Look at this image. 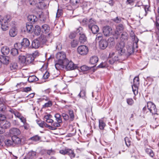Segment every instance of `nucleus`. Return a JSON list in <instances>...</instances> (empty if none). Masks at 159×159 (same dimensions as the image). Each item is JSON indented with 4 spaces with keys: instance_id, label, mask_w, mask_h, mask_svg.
Instances as JSON below:
<instances>
[{
    "instance_id": "43",
    "label": "nucleus",
    "mask_w": 159,
    "mask_h": 159,
    "mask_svg": "<svg viewBox=\"0 0 159 159\" xmlns=\"http://www.w3.org/2000/svg\"><path fill=\"white\" fill-rule=\"evenodd\" d=\"M39 18L40 20L42 21H44L46 19V17L43 13H41L40 14H39Z\"/></svg>"
},
{
    "instance_id": "29",
    "label": "nucleus",
    "mask_w": 159,
    "mask_h": 159,
    "mask_svg": "<svg viewBox=\"0 0 159 159\" xmlns=\"http://www.w3.org/2000/svg\"><path fill=\"white\" fill-rule=\"evenodd\" d=\"M87 40V38L85 34H82L80 35L79 37V41L81 43H84Z\"/></svg>"
},
{
    "instance_id": "41",
    "label": "nucleus",
    "mask_w": 159,
    "mask_h": 159,
    "mask_svg": "<svg viewBox=\"0 0 159 159\" xmlns=\"http://www.w3.org/2000/svg\"><path fill=\"white\" fill-rule=\"evenodd\" d=\"M132 88L133 91L134 95H136V94H137L138 93L137 85H136L135 84H133L132 86Z\"/></svg>"
},
{
    "instance_id": "12",
    "label": "nucleus",
    "mask_w": 159,
    "mask_h": 159,
    "mask_svg": "<svg viewBox=\"0 0 159 159\" xmlns=\"http://www.w3.org/2000/svg\"><path fill=\"white\" fill-rule=\"evenodd\" d=\"M89 27L90 29L93 34H96L99 30L98 27L96 25H93L91 26V24L89 25Z\"/></svg>"
},
{
    "instance_id": "4",
    "label": "nucleus",
    "mask_w": 159,
    "mask_h": 159,
    "mask_svg": "<svg viewBox=\"0 0 159 159\" xmlns=\"http://www.w3.org/2000/svg\"><path fill=\"white\" fill-rule=\"evenodd\" d=\"M77 50L79 54L83 56L86 55L89 51L88 47L84 45H81L78 47Z\"/></svg>"
},
{
    "instance_id": "46",
    "label": "nucleus",
    "mask_w": 159,
    "mask_h": 159,
    "mask_svg": "<svg viewBox=\"0 0 159 159\" xmlns=\"http://www.w3.org/2000/svg\"><path fill=\"white\" fill-rule=\"evenodd\" d=\"M108 65L107 62H104L101 63L98 66V67L100 68H104L108 66Z\"/></svg>"
},
{
    "instance_id": "21",
    "label": "nucleus",
    "mask_w": 159,
    "mask_h": 159,
    "mask_svg": "<svg viewBox=\"0 0 159 159\" xmlns=\"http://www.w3.org/2000/svg\"><path fill=\"white\" fill-rule=\"evenodd\" d=\"M41 31V28L38 25L35 26L34 30V34L38 36L40 35Z\"/></svg>"
},
{
    "instance_id": "50",
    "label": "nucleus",
    "mask_w": 159,
    "mask_h": 159,
    "mask_svg": "<svg viewBox=\"0 0 159 159\" xmlns=\"http://www.w3.org/2000/svg\"><path fill=\"white\" fill-rule=\"evenodd\" d=\"M90 68L89 67L85 66L84 65L81 66L80 67V69L83 71H86L89 69Z\"/></svg>"
},
{
    "instance_id": "28",
    "label": "nucleus",
    "mask_w": 159,
    "mask_h": 159,
    "mask_svg": "<svg viewBox=\"0 0 159 159\" xmlns=\"http://www.w3.org/2000/svg\"><path fill=\"white\" fill-rule=\"evenodd\" d=\"M107 41L108 43V45H109L110 47L113 46L115 44L114 39L112 37H111L109 38Z\"/></svg>"
},
{
    "instance_id": "38",
    "label": "nucleus",
    "mask_w": 159,
    "mask_h": 159,
    "mask_svg": "<svg viewBox=\"0 0 159 159\" xmlns=\"http://www.w3.org/2000/svg\"><path fill=\"white\" fill-rule=\"evenodd\" d=\"M19 49L17 48H13L11 50V53L13 56H15L18 54V51L17 49Z\"/></svg>"
},
{
    "instance_id": "7",
    "label": "nucleus",
    "mask_w": 159,
    "mask_h": 159,
    "mask_svg": "<svg viewBox=\"0 0 159 159\" xmlns=\"http://www.w3.org/2000/svg\"><path fill=\"white\" fill-rule=\"evenodd\" d=\"M147 107L148 110L152 114H155L156 112H157V109L155 105L152 102H148L147 103Z\"/></svg>"
},
{
    "instance_id": "37",
    "label": "nucleus",
    "mask_w": 159,
    "mask_h": 159,
    "mask_svg": "<svg viewBox=\"0 0 159 159\" xmlns=\"http://www.w3.org/2000/svg\"><path fill=\"white\" fill-rule=\"evenodd\" d=\"M19 61L22 64H25V59H26V57L20 55L19 57Z\"/></svg>"
},
{
    "instance_id": "25",
    "label": "nucleus",
    "mask_w": 159,
    "mask_h": 159,
    "mask_svg": "<svg viewBox=\"0 0 159 159\" xmlns=\"http://www.w3.org/2000/svg\"><path fill=\"white\" fill-rule=\"evenodd\" d=\"M98 59L97 57L93 56L91 57L90 59V63L93 65L95 64L98 61Z\"/></svg>"
},
{
    "instance_id": "10",
    "label": "nucleus",
    "mask_w": 159,
    "mask_h": 159,
    "mask_svg": "<svg viewBox=\"0 0 159 159\" xmlns=\"http://www.w3.org/2000/svg\"><path fill=\"white\" fill-rule=\"evenodd\" d=\"M14 146L15 145L19 146L21 144V140L20 138L16 136H14L12 137Z\"/></svg>"
},
{
    "instance_id": "31",
    "label": "nucleus",
    "mask_w": 159,
    "mask_h": 159,
    "mask_svg": "<svg viewBox=\"0 0 159 159\" xmlns=\"http://www.w3.org/2000/svg\"><path fill=\"white\" fill-rule=\"evenodd\" d=\"M10 69L11 70H14L18 68L17 63L15 62H13L10 64Z\"/></svg>"
},
{
    "instance_id": "5",
    "label": "nucleus",
    "mask_w": 159,
    "mask_h": 159,
    "mask_svg": "<svg viewBox=\"0 0 159 159\" xmlns=\"http://www.w3.org/2000/svg\"><path fill=\"white\" fill-rule=\"evenodd\" d=\"M65 66L66 69L68 70H73L75 69L77 67L71 61H69L68 59L66 60L64 62L63 67Z\"/></svg>"
},
{
    "instance_id": "18",
    "label": "nucleus",
    "mask_w": 159,
    "mask_h": 159,
    "mask_svg": "<svg viewBox=\"0 0 159 159\" xmlns=\"http://www.w3.org/2000/svg\"><path fill=\"white\" fill-rule=\"evenodd\" d=\"M10 133L11 134L16 136V135H19L20 134V130L16 128H12L10 130Z\"/></svg>"
},
{
    "instance_id": "55",
    "label": "nucleus",
    "mask_w": 159,
    "mask_h": 159,
    "mask_svg": "<svg viewBox=\"0 0 159 159\" xmlns=\"http://www.w3.org/2000/svg\"><path fill=\"white\" fill-rule=\"evenodd\" d=\"M61 116L66 121L67 120L69 119V116L68 115L65 113H62Z\"/></svg>"
},
{
    "instance_id": "13",
    "label": "nucleus",
    "mask_w": 159,
    "mask_h": 159,
    "mask_svg": "<svg viewBox=\"0 0 159 159\" xmlns=\"http://www.w3.org/2000/svg\"><path fill=\"white\" fill-rule=\"evenodd\" d=\"M41 28V32L43 34H46L48 33L50 31V27L47 24L42 25Z\"/></svg>"
},
{
    "instance_id": "2",
    "label": "nucleus",
    "mask_w": 159,
    "mask_h": 159,
    "mask_svg": "<svg viewBox=\"0 0 159 159\" xmlns=\"http://www.w3.org/2000/svg\"><path fill=\"white\" fill-rule=\"evenodd\" d=\"M125 44L123 42H120L117 44L116 46V51L115 52H111L109 55L110 58L113 57L116 55H118L119 56L124 55L125 54V50L124 49Z\"/></svg>"
},
{
    "instance_id": "64",
    "label": "nucleus",
    "mask_w": 159,
    "mask_h": 159,
    "mask_svg": "<svg viewBox=\"0 0 159 159\" xmlns=\"http://www.w3.org/2000/svg\"><path fill=\"white\" fill-rule=\"evenodd\" d=\"M156 24L157 28L159 30V16L156 17Z\"/></svg>"
},
{
    "instance_id": "26",
    "label": "nucleus",
    "mask_w": 159,
    "mask_h": 159,
    "mask_svg": "<svg viewBox=\"0 0 159 159\" xmlns=\"http://www.w3.org/2000/svg\"><path fill=\"white\" fill-rule=\"evenodd\" d=\"M45 99L46 101H48V102L45 103V104L43 105V108H46L51 107L52 105V101L50 100L49 99V98L47 97H46V99Z\"/></svg>"
},
{
    "instance_id": "22",
    "label": "nucleus",
    "mask_w": 159,
    "mask_h": 159,
    "mask_svg": "<svg viewBox=\"0 0 159 159\" xmlns=\"http://www.w3.org/2000/svg\"><path fill=\"white\" fill-rule=\"evenodd\" d=\"M27 18L28 20L32 23H34L37 20L36 16L33 15H29Z\"/></svg>"
},
{
    "instance_id": "57",
    "label": "nucleus",
    "mask_w": 159,
    "mask_h": 159,
    "mask_svg": "<svg viewBox=\"0 0 159 159\" xmlns=\"http://www.w3.org/2000/svg\"><path fill=\"white\" fill-rule=\"evenodd\" d=\"M31 140L34 141H38L40 139V137L37 135L31 138Z\"/></svg>"
},
{
    "instance_id": "61",
    "label": "nucleus",
    "mask_w": 159,
    "mask_h": 159,
    "mask_svg": "<svg viewBox=\"0 0 159 159\" xmlns=\"http://www.w3.org/2000/svg\"><path fill=\"white\" fill-rule=\"evenodd\" d=\"M127 102L129 105H131L134 103V101L132 98H128L127 100Z\"/></svg>"
},
{
    "instance_id": "17",
    "label": "nucleus",
    "mask_w": 159,
    "mask_h": 159,
    "mask_svg": "<svg viewBox=\"0 0 159 159\" xmlns=\"http://www.w3.org/2000/svg\"><path fill=\"white\" fill-rule=\"evenodd\" d=\"M17 110L14 109L10 108L8 111L7 116L9 119L12 118L13 117L12 114L15 115Z\"/></svg>"
},
{
    "instance_id": "3",
    "label": "nucleus",
    "mask_w": 159,
    "mask_h": 159,
    "mask_svg": "<svg viewBox=\"0 0 159 159\" xmlns=\"http://www.w3.org/2000/svg\"><path fill=\"white\" fill-rule=\"evenodd\" d=\"M11 20V17L9 15L4 16L0 15V25H1V28L3 31H6L8 30V23Z\"/></svg>"
},
{
    "instance_id": "23",
    "label": "nucleus",
    "mask_w": 159,
    "mask_h": 159,
    "mask_svg": "<svg viewBox=\"0 0 159 159\" xmlns=\"http://www.w3.org/2000/svg\"><path fill=\"white\" fill-rule=\"evenodd\" d=\"M5 145L7 147L14 146L12 138L11 139H7L4 141Z\"/></svg>"
},
{
    "instance_id": "20",
    "label": "nucleus",
    "mask_w": 159,
    "mask_h": 159,
    "mask_svg": "<svg viewBox=\"0 0 159 159\" xmlns=\"http://www.w3.org/2000/svg\"><path fill=\"white\" fill-rule=\"evenodd\" d=\"M70 4L74 8L78 7L80 3V0H70Z\"/></svg>"
},
{
    "instance_id": "56",
    "label": "nucleus",
    "mask_w": 159,
    "mask_h": 159,
    "mask_svg": "<svg viewBox=\"0 0 159 159\" xmlns=\"http://www.w3.org/2000/svg\"><path fill=\"white\" fill-rule=\"evenodd\" d=\"M139 78L138 77H135L134 79V84L137 85L139 84Z\"/></svg>"
},
{
    "instance_id": "53",
    "label": "nucleus",
    "mask_w": 159,
    "mask_h": 159,
    "mask_svg": "<svg viewBox=\"0 0 159 159\" xmlns=\"http://www.w3.org/2000/svg\"><path fill=\"white\" fill-rule=\"evenodd\" d=\"M134 49L133 47L132 46L129 47L128 48H127V52L129 54V55H131L132 53L134 52Z\"/></svg>"
},
{
    "instance_id": "45",
    "label": "nucleus",
    "mask_w": 159,
    "mask_h": 159,
    "mask_svg": "<svg viewBox=\"0 0 159 159\" xmlns=\"http://www.w3.org/2000/svg\"><path fill=\"white\" fill-rule=\"evenodd\" d=\"M146 151L150 156L152 157H153L154 156V154L153 153V151L151 149H146Z\"/></svg>"
},
{
    "instance_id": "49",
    "label": "nucleus",
    "mask_w": 159,
    "mask_h": 159,
    "mask_svg": "<svg viewBox=\"0 0 159 159\" xmlns=\"http://www.w3.org/2000/svg\"><path fill=\"white\" fill-rule=\"evenodd\" d=\"M78 41L75 40H73L71 43V46L73 48L76 47L78 45Z\"/></svg>"
},
{
    "instance_id": "36",
    "label": "nucleus",
    "mask_w": 159,
    "mask_h": 159,
    "mask_svg": "<svg viewBox=\"0 0 159 159\" xmlns=\"http://www.w3.org/2000/svg\"><path fill=\"white\" fill-rule=\"evenodd\" d=\"M28 80L30 82H32L34 81H37L39 79L35 76L33 75L28 78Z\"/></svg>"
},
{
    "instance_id": "6",
    "label": "nucleus",
    "mask_w": 159,
    "mask_h": 159,
    "mask_svg": "<svg viewBox=\"0 0 159 159\" xmlns=\"http://www.w3.org/2000/svg\"><path fill=\"white\" fill-rule=\"evenodd\" d=\"M30 44V42L29 40L26 38H24L23 39V41L21 43H16L15 44L14 47L15 48H20L21 46L24 47H28Z\"/></svg>"
},
{
    "instance_id": "33",
    "label": "nucleus",
    "mask_w": 159,
    "mask_h": 159,
    "mask_svg": "<svg viewBox=\"0 0 159 159\" xmlns=\"http://www.w3.org/2000/svg\"><path fill=\"white\" fill-rule=\"evenodd\" d=\"M37 123L41 128L46 127V125H48V124L46 123L43 121H37Z\"/></svg>"
},
{
    "instance_id": "59",
    "label": "nucleus",
    "mask_w": 159,
    "mask_h": 159,
    "mask_svg": "<svg viewBox=\"0 0 159 159\" xmlns=\"http://www.w3.org/2000/svg\"><path fill=\"white\" fill-rule=\"evenodd\" d=\"M6 117L5 116L2 114H0V123L6 120Z\"/></svg>"
},
{
    "instance_id": "34",
    "label": "nucleus",
    "mask_w": 159,
    "mask_h": 159,
    "mask_svg": "<svg viewBox=\"0 0 159 159\" xmlns=\"http://www.w3.org/2000/svg\"><path fill=\"white\" fill-rule=\"evenodd\" d=\"M52 34L51 33L48 34L45 36V38L43 39V40L42 41V42L43 43L46 42L47 41H48L49 39L51 38H52Z\"/></svg>"
},
{
    "instance_id": "63",
    "label": "nucleus",
    "mask_w": 159,
    "mask_h": 159,
    "mask_svg": "<svg viewBox=\"0 0 159 159\" xmlns=\"http://www.w3.org/2000/svg\"><path fill=\"white\" fill-rule=\"evenodd\" d=\"M47 153L49 155H52L55 154V151L54 150L51 149L47 150Z\"/></svg>"
},
{
    "instance_id": "11",
    "label": "nucleus",
    "mask_w": 159,
    "mask_h": 159,
    "mask_svg": "<svg viewBox=\"0 0 159 159\" xmlns=\"http://www.w3.org/2000/svg\"><path fill=\"white\" fill-rule=\"evenodd\" d=\"M99 47L100 49H104L108 46V43L106 40L102 39L99 41Z\"/></svg>"
},
{
    "instance_id": "58",
    "label": "nucleus",
    "mask_w": 159,
    "mask_h": 159,
    "mask_svg": "<svg viewBox=\"0 0 159 159\" xmlns=\"http://www.w3.org/2000/svg\"><path fill=\"white\" fill-rule=\"evenodd\" d=\"M113 20L116 23H120L121 21V18L117 17L116 18L114 19Z\"/></svg>"
},
{
    "instance_id": "8",
    "label": "nucleus",
    "mask_w": 159,
    "mask_h": 159,
    "mask_svg": "<svg viewBox=\"0 0 159 159\" xmlns=\"http://www.w3.org/2000/svg\"><path fill=\"white\" fill-rule=\"evenodd\" d=\"M15 22H12V24L13 25H12L11 28L9 30V34L11 37L15 36L18 33L17 28L15 25Z\"/></svg>"
},
{
    "instance_id": "35",
    "label": "nucleus",
    "mask_w": 159,
    "mask_h": 159,
    "mask_svg": "<svg viewBox=\"0 0 159 159\" xmlns=\"http://www.w3.org/2000/svg\"><path fill=\"white\" fill-rule=\"evenodd\" d=\"M86 95V91L84 89H82L80 90V93L78 94V96L80 98H84Z\"/></svg>"
},
{
    "instance_id": "9",
    "label": "nucleus",
    "mask_w": 159,
    "mask_h": 159,
    "mask_svg": "<svg viewBox=\"0 0 159 159\" xmlns=\"http://www.w3.org/2000/svg\"><path fill=\"white\" fill-rule=\"evenodd\" d=\"M102 31L104 35L106 37L109 36L112 34V28L109 26H107L103 27Z\"/></svg>"
},
{
    "instance_id": "16",
    "label": "nucleus",
    "mask_w": 159,
    "mask_h": 159,
    "mask_svg": "<svg viewBox=\"0 0 159 159\" xmlns=\"http://www.w3.org/2000/svg\"><path fill=\"white\" fill-rule=\"evenodd\" d=\"M9 57H8L2 56L0 57V61L2 64V63L5 64H8L9 63Z\"/></svg>"
},
{
    "instance_id": "39",
    "label": "nucleus",
    "mask_w": 159,
    "mask_h": 159,
    "mask_svg": "<svg viewBox=\"0 0 159 159\" xmlns=\"http://www.w3.org/2000/svg\"><path fill=\"white\" fill-rule=\"evenodd\" d=\"M69 148H66L65 149H61L59 151V153L63 155H65L66 154H68V153L69 152Z\"/></svg>"
},
{
    "instance_id": "51",
    "label": "nucleus",
    "mask_w": 159,
    "mask_h": 159,
    "mask_svg": "<svg viewBox=\"0 0 159 159\" xmlns=\"http://www.w3.org/2000/svg\"><path fill=\"white\" fill-rule=\"evenodd\" d=\"M125 141L126 146L128 147L130 145L131 141L129 138L128 137H126L125 138Z\"/></svg>"
},
{
    "instance_id": "54",
    "label": "nucleus",
    "mask_w": 159,
    "mask_h": 159,
    "mask_svg": "<svg viewBox=\"0 0 159 159\" xmlns=\"http://www.w3.org/2000/svg\"><path fill=\"white\" fill-rule=\"evenodd\" d=\"M143 7L144 8L145 12V16H146L148 11H149V6L148 5H146L145 6H143Z\"/></svg>"
},
{
    "instance_id": "42",
    "label": "nucleus",
    "mask_w": 159,
    "mask_h": 159,
    "mask_svg": "<svg viewBox=\"0 0 159 159\" xmlns=\"http://www.w3.org/2000/svg\"><path fill=\"white\" fill-rule=\"evenodd\" d=\"M76 34H78L80 35L82 34H84L83 31V30L81 27H79L76 30V32H75Z\"/></svg>"
},
{
    "instance_id": "60",
    "label": "nucleus",
    "mask_w": 159,
    "mask_h": 159,
    "mask_svg": "<svg viewBox=\"0 0 159 159\" xmlns=\"http://www.w3.org/2000/svg\"><path fill=\"white\" fill-rule=\"evenodd\" d=\"M69 113L70 116V118L71 119V120H72L74 118L73 111L72 110H69Z\"/></svg>"
},
{
    "instance_id": "15",
    "label": "nucleus",
    "mask_w": 159,
    "mask_h": 159,
    "mask_svg": "<svg viewBox=\"0 0 159 159\" xmlns=\"http://www.w3.org/2000/svg\"><path fill=\"white\" fill-rule=\"evenodd\" d=\"M34 60V57L31 54L27 55L26 57L25 64L26 65L30 64Z\"/></svg>"
},
{
    "instance_id": "14",
    "label": "nucleus",
    "mask_w": 159,
    "mask_h": 159,
    "mask_svg": "<svg viewBox=\"0 0 159 159\" xmlns=\"http://www.w3.org/2000/svg\"><path fill=\"white\" fill-rule=\"evenodd\" d=\"M0 125L4 129H7L9 128L11 125V124L8 121H4L0 123Z\"/></svg>"
},
{
    "instance_id": "47",
    "label": "nucleus",
    "mask_w": 159,
    "mask_h": 159,
    "mask_svg": "<svg viewBox=\"0 0 159 159\" xmlns=\"http://www.w3.org/2000/svg\"><path fill=\"white\" fill-rule=\"evenodd\" d=\"M62 123L59 122V121H56L53 123L52 125L53 126H54L56 128H57V127H60L61 126V125Z\"/></svg>"
},
{
    "instance_id": "30",
    "label": "nucleus",
    "mask_w": 159,
    "mask_h": 159,
    "mask_svg": "<svg viewBox=\"0 0 159 159\" xmlns=\"http://www.w3.org/2000/svg\"><path fill=\"white\" fill-rule=\"evenodd\" d=\"M56 120L57 121H59L61 123H62V119L61 115L59 113H56L54 116Z\"/></svg>"
},
{
    "instance_id": "19",
    "label": "nucleus",
    "mask_w": 159,
    "mask_h": 159,
    "mask_svg": "<svg viewBox=\"0 0 159 159\" xmlns=\"http://www.w3.org/2000/svg\"><path fill=\"white\" fill-rule=\"evenodd\" d=\"M32 46L33 48L35 49L38 48L40 46L39 41L37 39L34 40L32 43Z\"/></svg>"
},
{
    "instance_id": "27",
    "label": "nucleus",
    "mask_w": 159,
    "mask_h": 159,
    "mask_svg": "<svg viewBox=\"0 0 159 159\" xmlns=\"http://www.w3.org/2000/svg\"><path fill=\"white\" fill-rule=\"evenodd\" d=\"M119 56L118 55H116L113 57H112V59L110 60L108 62L110 64H113L115 61H118L119 60Z\"/></svg>"
},
{
    "instance_id": "1",
    "label": "nucleus",
    "mask_w": 159,
    "mask_h": 159,
    "mask_svg": "<svg viewBox=\"0 0 159 159\" xmlns=\"http://www.w3.org/2000/svg\"><path fill=\"white\" fill-rule=\"evenodd\" d=\"M56 58L57 61H56L55 66L57 70L63 68V65L65 60H67L66 57V55L63 52H60L57 53Z\"/></svg>"
},
{
    "instance_id": "48",
    "label": "nucleus",
    "mask_w": 159,
    "mask_h": 159,
    "mask_svg": "<svg viewBox=\"0 0 159 159\" xmlns=\"http://www.w3.org/2000/svg\"><path fill=\"white\" fill-rule=\"evenodd\" d=\"M117 31L119 32L120 31H122L123 29V26L122 24H120L116 27Z\"/></svg>"
},
{
    "instance_id": "32",
    "label": "nucleus",
    "mask_w": 159,
    "mask_h": 159,
    "mask_svg": "<svg viewBox=\"0 0 159 159\" xmlns=\"http://www.w3.org/2000/svg\"><path fill=\"white\" fill-rule=\"evenodd\" d=\"M106 124L102 120H99V127L101 129H103L105 127Z\"/></svg>"
},
{
    "instance_id": "52",
    "label": "nucleus",
    "mask_w": 159,
    "mask_h": 159,
    "mask_svg": "<svg viewBox=\"0 0 159 159\" xmlns=\"http://www.w3.org/2000/svg\"><path fill=\"white\" fill-rule=\"evenodd\" d=\"M102 34L101 33L98 34L96 36L95 40L96 41H98L99 40H102Z\"/></svg>"
},
{
    "instance_id": "62",
    "label": "nucleus",
    "mask_w": 159,
    "mask_h": 159,
    "mask_svg": "<svg viewBox=\"0 0 159 159\" xmlns=\"http://www.w3.org/2000/svg\"><path fill=\"white\" fill-rule=\"evenodd\" d=\"M157 112H156L155 114H152V116H153V118L155 120L157 119H159V115L157 113Z\"/></svg>"
},
{
    "instance_id": "40",
    "label": "nucleus",
    "mask_w": 159,
    "mask_h": 159,
    "mask_svg": "<svg viewBox=\"0 0 159 159\" xmlns=\"http://www.w3.org/2000/svg\"><path fill=\"white\" fill-rule=\"evenodd\" d=\"M33 28V26L31 25H29V24H26V29L27 30V31L29 32H31L32 31V29Z\"/></svg>"
},
{
    "instance_id": "44",
    "label": "nucleus",
    "mask_w": 159,
    "mask_h": 159,
    "mask_svg": "<svg viewBox=\"0 0 159 159\" xmlns=\"http://www.w3.org/2000/svg\"><path fill=\"white\" fill-rule=\"evenodd\" d=\"M68 154L71 158H74L75 157V154L73 151L70 149H69Z\"/></svg>"
},
{
    "instance_id": "24",
    "label": "nucleus",
    "mask_w": 159,
    "mask_h": 159,
    "mask_svg": "<svg viewBox=\"0 0 159 159\" xmlns=\"http://www.w3.org/2000/svg\"><path fill=\"white\" fill-rule=\"evenodd\" d=\"M1 51L2 53L4 55H7L10 52V49L7 46H4L2 48Z\"/></svg>"
}]
</instances>
